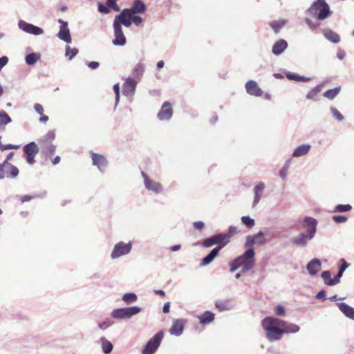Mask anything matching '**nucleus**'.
<instances>
[{"mask_svg": "<svg viewBox=\"0 0 354 354\" xmlns=\"http://www.w3.org/2000/svg\"><path fill=\"white\" fill-rule=\"evenodd\" d=\"M261 324L270 342L280 340L284 334H295L300 330L299 326L296 324L270 316L262 319Z\"/></svg>", "mask_w": 354, "mask_h": 354, "instance_id": "nucleus-1", "label": "nucleus"}, {"mask_svg": "<svg viewBox=\"0 0 354 354\" xmlns=\"http://www.w3.org/2000/svg\"><path fill=\"white\" fill-rule=\"evenodd\" d=\"M253 243L254 242L252 239L249 237L248 241L245 242L244 244V247L246 249L245 252L234 259L241 266L242 273L249 272L254 266L255 252L254 248H252Z\"/></svg>", "mask_w": 354, "mask_h": 354, "instance_id": "nucleus-2", "label": "nucleus"}, {"mask_svg": "<svg viewBox=\"0 0 354 354\" xmlns=\"http://www.w3.org/2000/svg\"><path fill=\"white\" fill-rule=\"evenodd\" d=\"M306 14L317 17V20H324L332 15L328 4L325 0H316L306 10Z\"/></svg>", "mask_w": 354, "mask_h": 354, "instance_id": "nucleus-3", "label": "nucleus"}, {"mask_svg": "<svg viewBox=\"0 0 354 354\" xmlns=\"http://www.w3.org/2000/svg\"><path fill=\"white\" fill-rule=\"evenodd\" d=\"M141 310L142 309L139 306L119 308L113 309L111 315L116 319H129L133 316L139 314Z\"/></svg>", "mask_w": 354, "mask_h": 354, "instance_id": "nucleus-4", "label": "nucleus"}, {"mask_svg": "<svg viewBox=\"0 0 354 354\" xmlns=\"http://www.w3.org/2000/svg\"><path fill=\"white\" fill-rule=\"evenodd\" d=\"M163 335L164 334L162 330L156 333L147 342L146 345L142 351V354H153L159 348L163 338Z\"/></svg>", "mask_w": 354, "mask_h": 354, "instance_id": "nucleus-5", "label": "nucleus"}, {"mask_svg": "<svg viewBox=\"0 0 354 354\" xmlns=\"http://www.w3.org/2000/svg\"><path fill=\"white\" fill-rule=\"evenodd\" d=\"M132 245L133 244L131 241H129L128 243H124L123 241L118 242L114 245L111 252V259H116L122 256L129 254L131 251Z\"/></svg>", "mask_w": 354, "mask_h": 354, "instance_id": "nucleus-6", "label": "nucleus"}, {"mask_svg": "<svg viewBox=\"0 0 354 354\" xmlns=\"http://www.w3.org/2000/svg\"><path fill=\"white\" fill-rule=\"evenodd\" d=\"M19 175V169L17 167L7 161L0 164V180L5 178H15Z\"/></svg>", "mask_w": 354, "mask_h": 354, "instance_id": "nucleus-7", "label": "nucleus"}, {"mask_svg": "<svg viewBox=\"0 0 354 354\" xmlns=\"http://www.w3.org/2000/svg\"><path fill=\"white\" fill-rule=\"evenodd\" d=\"M141 175L142 177L144 178L145 187L148 191L153 192L156 194H160L162 192L163 187L161 183L149 178V176L144 171H142Z\"/></svg>", "mask_w": 354, "mask_h": 354, "instance_id": "nucleus-8", "label": "nucleus"}, {"mask_svg": "<svg viewBox=\"0 0 354 354\" xmlns=\"http://www.w3.org/2000/svg\"><path fill=\"white\" fill-rule=\"evenodd\" d=\"M18 27L24 32L33 35H41L44 33V30L42 28L28 23L22 19L19 21Z\"/></svg>", "mask_w": 354, "mask_h": 354, "instance_id": "nucleus-9", "label": "nucleus"}, {"mask_svg": "<svg viewBox=\"0 0 354 354\" xmlns=\"http://www.w3.org/2000/svg\"><path fill=\"white\" fill-rule=\"evenodd\" d=\"M131 18L132 14L130 13L129 9L124 8L120 15L115 17L113 22H116L120 26L123 25L127 28H129L132 24Z\"/></svg>", "mask_w": 354, "mask_h": 354, "instance_id": "nucleus-10", "label": "nucleus"}, {"mask_svg": "<svg viewBox=\"0 0 354 354\" xmlns=\"http://www.w3.org/2000/svg\"><path fill=\"white\" fill-rule=\"evenodd\" d=\"M301 223L304 229H305L304 232L313 236H315L318 225V222L315 218L311 216H305Z\"/></svg>", "mask_w": 354, "mask_h": 354, "instance_id": "nucleus-11", "label": "nucleus"}, {"mask_svg": "<svg viewBox=\"0 0 354 354\" xmlns=\"http://www.w3.org/2000/svg\"><path fill=\"white\" fill-rule=\"evenodd\" d=\"M113 27L115 37V39L112 41L113 44L119 46H124L127 43V39L123 33L122 26H120L116 22H113Z\"/></svg>", "mask_w": 354, "mask_h": 354, "instance_id": "nucleus-12", "label": "nucleus"}, {"mask_svg": "<svg viewBox=\"0 0 354 354\" xmlns=\"http://www.w3.org/2000/svg\"><path fill=\"white\" fill-rule=\"evenodd\" d=\"M58 22L61 24L59 32L57 33L58 38L67 44L71 43L72 39L70 34V30L68 27V22L62 20V19H59Z\"/></svg>", "mask_w": 354, "mask_h": 354, "instance_id": "nucleus-13", "label": "nucleus"}, {"mask_svg": "<svg viewBox=\"0 0 354 354\" xmlns=\"http://www.w3.org/2000/svg\"><path fill=\"white\" fill-rule=\"evenodd\" d=\"M315 236L306 233H299L297 236L291 239V243L298 247L304 248L307 246L308 242L314 239Z\"/></svg>", "mask_w": 354, "mask_h": 354, "instance_id": "nucleus-14", "label": "nucleus"}, {"mask_svg": "<svg viewBox=\"0 0 354 354\" xmlns=\"http://www.w3.org/2000/svg\"><path fill=\"white\" fill-rule=\"evenodd\" d=\"M173 115V109L171 104L169 102H165L160 110L157 114V117L159 120L168 121L169 120Z\"/></svg>", "mask_w": 354, "mask_h": 354, "instance_id": "nucleus-15", "label": "nucleus"}, {"mask_svg": "<svg viewBox=\"0 0 354 354\" xmlns=\"http://www.w3.org/2000/svg\"><path fill=\"white\" fill-rule=\"evenodd\" d=\"M139 81L131 77L126 79L124 84L122 93L126 96H133L136 91V85Z\"/></svg>", "mask_w": 354, "mask_h": 354, "instance_id": "nucleus-16", "label": "nucleus"}, {"mask_svg": "<svg viewBox=\"0 0 354 354\" xmlns=\"http://www.w3.org/2000/svg\"><path fill=\"white\" fill-rule=\"evenodd\" d=\"M92 162L93 165L97 166L98 169L104 172L107 165V160L102 155L91 153Z\"/></svg>", "mask_w": 354, "mask_h": 354, "instance_id": "nucleus-17", "label": "nucleus"}, {"mask_svg": "<svg viewBox=\"0 0 354 354\" xmlns=\"http://www.w3.org/2000/svg\"><path fill=\"white\" fill-rule=\"evenodd\" d=\"M245 89L247 93L250 95L260 97L263 95V91L254 80H250L245 84Z\"/></svg>", "mask_w": 354, "mask_h": 354, "instance_id": "nucleus-18", "label": "nucleus"}, {"mask_svg": "<svg viewBox=\"0 0 354 354\" xmlns=\"http://www.w3.org/2000/svg\"><path fill=\"white\" fill-rule=\"evenodd\" d=\"M322 268V263L319 259L314 258L311 261H310L307 266L306 269L310 276H314L317 274V272Z\"/></svg>", "mask_w": 354, "mask_h": 354, "instance_id": "nucleus-19", "label": "nucleus"}, {"mask_svg": "<svg viewBox=\"0 0 354 354\" xmlns=\"http://www.w3.org/2000/svg\"><path fill=\"white\" fill-rule=\"evenodd\" d=\"M288 48V43L285 39H281L277 41L272 46V53L274 55H280L282 54Z\"/></svg>", "mask_w": 354, "mask_h": 354, "instance_id": "nucleus-20", "label": "nucleus"}, {"mask_svg": "<svg viewBox=\"0 0 354 354\" xmlns=\"http://www.w3.org/2000/svg\"><path fill=\"white\" fill-rule=\"evenodd\" d=\"M311 145L310 144H303L297 147L292 153L293 158H299L307 155L310 151Z\"/></svg>", "mask_w": 354, "mask_h": 354, "instance_id": "nucleus-21", "label": "nucleus"}, {"mask_svg": "<svg viewBox=\"0 0 354 354\" xmlns=\"http://www.w3.org/2000/svg\"><path fill=\"white\" fill-rule=\"evenodd\" d=\"M336 305L346 317L354 320V308L344 302L337 303Z\"/></svg>", "mask_w": 354, "mask_h": 354, "instance_id": "nucleus-22", "label": "nucleus"}, {"mask_svg": "<svg viewBox=\"0 0 354 354\" xmlns=\"http://www.w3.org/2000/svg\"><path fill=\"white\" fill-rule=\"evenodd\" d=\"M184 329V322L182 319L174 320L170 328V333L176 336H180Z\"/></svg>", "mask_w": 354, "mask_h": 354, "instance_id": "nucleus-23", "label": "nucleus"}, {"mask_svg": "<svg viewBox=\"0 0 354 354\" xmlns=\"http://www.w3.org/2000/svg\"><path fill=\"white\" fill-rule=\"evenodd\" d=\"M132 15H138L146 10V6L141 0H135L131 8H128Z\"/></svg>", "mask_w": 354, "mask_h": 354, "instance_id": "nucleus-24", "label": "nucleus"}, {"mask_svg": "<svg viewBox=\"0 0 354 354\" xmlns=\"http://www.w3.org/2000/svg\"><path fill=\"white\" fill-rule=\"evenodd\" d=\"M266 185L264 183L259 182L254 187V201H253V207L256 206L260 201L261 198V194L264 190Z\"/></svg>", "mask_w": 354, "mask_h": 354, "instance_id": "nucleus-25", "label": "nucleus"}, {"mask_svg": "<svg viewBox=\"0 0 354 354\" xmlns=\"http://www.w3.org/2000/svg\"><path fill=\"white\" fill-rule=\"evenodd\" d=\"M220 252L219 248H214L212 249L207 255H206L202 260L201 266H206L211 263L214 259L218 256Z\"/></svg>", "mask_w": 354, "mask_h": 354, "instance_id": "nucleus-26", "label": "nucleus"}, {"mask_svg": "<svg viewBox=\"0 0 354 354\" xmlns=\"http://www.w3.org/2000/svg\"><path fill=\"white\" fill-rule=\"evenodd\" d=\"M41 153L46 158H50L55 153L56 146L51 142L41 143Z\"/></svg>", "mask_w": 354, "mask_h": 354, "instance_id": "nucleus-27", "label": "nucleus"}, {"mask_svg": "<svg viewBox=\"0 0 354 354\" xmlns=\"http://www.w3.org/2000/svg\"><path fill=\"white\" fill-rule=\"evenodd\" d=\"M321 277L324 283L327 286H333L339 283V279L336 277L331 278V273L329 270L322 272Z\"/></svg>", "mask_w": 354, "mask_h": 354, "instance_id": "nucleus-28", "label": "nucleus"}, {"mask_svg": "<svg viewBox=\"0 0 354 354\" xmlns=\"http://www.w3.org/2000/svg\"><path fill=\"white\" fill-rule=\"evenodd\" d=\"M217 246L220 250L229 243L228 236L225 233L218 234L214 236Z\"/></svg>", "mask_w": 354, "mask_h": 354, "instance_id": "nucleus-29", "label": "nucleus"}, {"mask_svg": "<svg viewBox=\"0 0 354 354\" xmlns=\"http://www.w3.org/2000/svg\"><path fill=\"white\" fill-rule=\"evenodd\" d=\"M250 237L254 242L252 244V248L255 244L257 245H263L266 243V239L264 238V233L261 231L253 235H248L245 238V242L248 241V239Z\"/></svg>", "mask_w": 354, "mask_h": 354, "instance_id": "nucleus-30", "label": "nucleus"}, {"mask_svg": "<svg viewBox=\"0 0 354 354\" xmlns=\"http://www.w3.org/2000/svg\"><path fill=\"white\" fill-rule=\"evenodd\" d=\"M324 35L326 39L332 43L337 44L340 41L339 35L330 28H326L324 30Z\"/></svg>", "mask_w": 354, "mask_h": 354, "instance_id": "nucleus-31", "label": "nucleus"}, {"mask_svg": "<svg viewBox=\"0 0 354 354\" xmlns=\"http://www.w3.org/2000/svg\"><path fill=\"white\" fill-rule=\"evenodd\" d=\"M23 150L26 155H37L39 149L35 142H30L24 147Z\"/></svg>", "mask_w": 354, "mask_h": 354, "instance_id": "nucleus-32", "label": "nucleus"}, {"mask_svg": "<svg viewBox=\"0 0 354 354\" xmlns=\"http://www.w3.org/2000/svg\"><path fill=\"white\" fill-rule=\"evenodd\" d=\"M102 345V349L104 354H109L113 348L112 343L107 340L104 337H102L100 339Z\"/></svg>", "mask_w": 354, "mask_h": 354, "instance_id": "nucleus-33", "label": "nucleus"}, {"mask_svg": "<svg viewBox=\"0 0 354 354\" xmlns=\"http://www.w3.org/2000/svg\"><path fill=\"white\" fill-rule=\"evenodd\" d=\"M214 319V314L210 311H205L201 317H199L200 323L202 324H207Z\"/></svg>", "mask_w": 354, "mask_h": 354, "instance_id": "nucleus-34", "label": "nucleus"}, {"mask_svg": "<svg viewBox=\"0 0 354 354\" xmlns=\"http://www.w3.org/2000/svg\"><path fill=\"white\" fill-rule=\"evenodd\" d=\"M144 72L145 65L141 62H138L137 64H136L133 69V73L135 74L136 78L138 81L140 80Z\"/></svg>", "mask_w": 354, "mask_h": 354, "instance_id": "nucleus-35", "label": "nucleus"}, {"mask_svg": "<svg viewBox=\"0 0 354 354\" xmlns=\"http://www.w3.org/2000/svg\"><path fill=\"white\" fill-rule=\"evenodd\" d=\"M12 122L11 118L5 111H0V128H4L6 125Z\"/></svg>", "mask_w": 354, "mask_h": 354, "instance_id": "nucleus-36", "label": "nucleus"}, {"mask_svg": "<svg viewBox=\"0 0 354 354\" xmlns=\"http://www.w3.org/2000/svg\"><path fill=\"white\" fill-rule=\"evenodd\" d=\"M40 55L39 53H31L28 54L26 57L25 60L27 64L28 65H34L37 63V62L39 59Z\"/></svg>", "mask_w": 354, "mask_h": 354, "instance_id": "nucleus-37", "label": "nucleus"}, {"mask_svg": "<svg viewBox=\"0 0 354 354\" xmlns=\"http://www.w3.org/2000/svg\"><path fill=\"white\" fill-rule=\"evenodd\" d=\"M286 77L290 80H295L296 82H308L311 80V77H307L305 76H301L295 73H288L286 74Z\"/></svg>", "mask_w": 354, "mask_h": 354, "instance_id": "nucleus-38", "label": "nucleus"}, {"mask_svg": "<svg viewBox=\"0 0 354 354\" xmlns=\"http://www.w3.org/2000/svg\"><path fill=\"white\" fill-rule=\"evenodd\" d=\"M286 20H277L272 21L270 25L275 33L279 32L281 29L285 26Z\"/></svg>", "mask_w": 354, "mask_h": 354, "instance_id": "nucleus-39", "label": "nucleus"}, {"mask_svg": "<svg viewBox=\"0 0 354 354\" xmlns=\"http://www.w3.org/2000/svg\"><path fill=\"white\" fill-rule=\"evenodd\" d=\"M339 91L340 87L338 86L332 89L327 90L324 93L323 95L329 100H333L339 94Z\"/></svg>", "mask_w": 354, "mask_h": 354, "instance_id": "nucleus-40", "label": "nucleus"}, {"mask_svg": "<svg viewBox=\"0 0 354 354\" xmlns=\"http://www.w3.org/2000/svg\"><path fill=\"white\" fill-rule=\"evenodd\" d=\"M122 299L126 304H129L136 302L138 299V297L136 294L133 292H129L123 295Z\"/></svg>", "mask_w": 354, "mask_h": 354, "instance_id": "nucleus-41", "label": "nucleus"}, {"mask_svg": "<svg viewBox=\"0 0 354 354\" xmlns=\"http://www.w3.org/2000/svg\"><path fill=\"white\" fill-rule=\"evenodd\" d=\"M55 138V131H49L45 136H42L39 139L40 143H45V142H51Z\"/></svg>", "mask_w": 354, "mask_h": 354, "instance_id": "nucleus-42", "label": "nucleus"}, {"mask_svg": "<svg viewBox=\"0 0 354 354\" xmlns=\"http://www.w3.org/2000/svg\"><path fill=\"white\" fill-rule=\"evenodd\" d=\"M322 85H318L311 89L306 95L307 100H315V97L321 92Z\"/></svg>", "mask_w": 354, "mask_h": 354, "instance_id": "nucleus-43", "label": "nucleus"}, {"mask_svg": "<svg viewBox=\"0 0 354 354\" xmlns=\"http://www.w3.org/2000/svg\"><path fill=\"white\" fill-rule=\"evenodd\" d=\"M340 261L342 265L340 266L338 272L335 276L339 279V282H340V279L342 277L344 272L349 266V264L344 259H342Z\"/></svg>", "mask_w": 354, "mask_h": 354, "instance_id": "nucleus-44", "label": "nucleus"}, {"mask_svg": "<svg viewBox=\"0 0 354 354\" xmlns=\"http://www.w3.org/2000/svg\"><path fill=\"white\" fill-rule=\"evenodd\" d=\"M215 306L219 311L230 310L231 309L230 304L225 301H218L215 303Z\"/></svg>", "mask_w": 354, "mask_h": 354, "instance_id": "nucleus-45", "label": "nucleus"}, {"mask_svg": "<svg viewBox=\"0 0 354 354\" xmlns=\"http://www.w3.org/2000/svg\"><path fill=\"white\" fill-rule=\"evenodd\" d=\"M78 53V50L75 48H71L69 46H66V53L65 55L71 60Z\"/></svg>", "mask_w": 354, "mask_h": 354, "instance_id": "nucleus-46", "label": "nucleus"}, {"mask_svg": "<svg viewBox=\"0 0 354 354\" xmlns=\"http://www.w3.org/2000/svg\"><path fill=\"white\" fill-rule=\"evenodd\" d=\"M241 221L245 226L249 228L252 227L255 224L254 220L248 216H243L241 217Z\"/></svg>", "mask_w": 354, "mask_h": 354, "instance_id": "nucleus-47", "label": "nucleus"}, {"mask_svg": "<svg viewBox=\"0 0 354 354\" xmlns=\"http://www.w3.org/2000/svg\"><path fill=\"white\" fill-rule=\"evenodd\" d=\"M113 324V322L107 319L104 320V322H99L97 324V326L100 329L104 330L107 329L108 328H109L110 326H111Z\"/></svg>", "mask_w": 354, "mask_h": 354, "instance_id": "nucleus-48", "label": "nucleus"}, {"mask_svg": "<svg viewBox=\"0 0 354 354\" xmlns=\"http://www.w3.org/2000/svg\"><path fill=\"white\" fill-rule=\"evenodd\" d=\"M214 245H216V243L214 236L205 239L202 243V246L204 248H210Z\"/></svg>", "mask_w": 354, "mask_h": 354, "instance_id": "nucleus-49", "label": "nucleus"}, {"mask_svg": "<svg viewBox=\"0 0 354 354\" xmlns=\"http://www.w3.org/2000/svg\"><path fill=\"white\" fill-rule=\"evenodd\" d=\"M352 207L347 204V205H337L335 208V210L334 212H348L351 209Z\"/></svg>", "mask_w": 354, "mask_h": 354, "instance_id": "nucleus-50", "label": "nucleus"}, {"mask_svg": "<svg viewBox=\"0 0 354 354\" xmlns=\"http://www.w3.org/2000/svg\"><path fill=\"white\" fill-rule=\"evenodd\" d=\"M330 112L333 116L338 121H342L344 120V116L342 114L338 111V110L335 107L330 108Z\"/></svg>", "mask_w": 354, "mask_h": 354, "instance_id": "nucleus-51", "label": "nucleus"}, {"mask_svg": "<svg viewBox=\"0 0 354 354\" xmlns=\"http://www.w3.org/2000/svg\"><path fill=\"white\" fill-rule=\"evenodd\" d=\"M117 1L118 0H107L106 5L111 8L114 11L118 12L120 10V8L117 4Z\"/></svg>", "mask_w": 354, "mask_h": 354, "instance_id": "nucleus-52", "label": "nucleus"}, {"mask_svg": "<svg viewBox=\"0 0 354 354\" xmlns=\"http://www.w3.org/2000/svg\"><path fill=\"white\" fill-rule=\"evenodd\" d=\"M333 220L337 223H343L347 221L348 218L344 216L335 215L333 216Z\"/></svg>", "mask_w": 354, "mask_h": 354, "instance_id": "nucleus-53", "label": "nucleus"}, {"mask_svg": "<svg viewBox=\"0 0 354 354\" xmlns=\"http://www.w3.org/2000/svg\"><path fill=\"white\" fill-rule=\"evenodd\" d=\"M113 91L115 94V106H116L118 104L119 100H120V86H119L118 84H115L113 86Z\"/></svg>", "mask_w": 354, "mask_h": 354, "instance_id": "nucleus-54", "label": "nucleus"}, {"mask_svg": "<svg viewBox=\"0 0 354 354\" xmlns=\"http://www.w3.org/2000/svg\"><path fill=\"white\" fill-rule=\"evenodd\" d=\"M97 9L100 12L104 14H109L111 12L110 9L102 3H98Z\"/></svg>", "mask_w": 354, "mask_h": 354, "instance_id": "nucleus-55", "label": "nucleus"}, {"mask_svg": "<svg viewBox=\"0 0 354 354\" xmlns=\"http://www.w3.org/2000/svg\"><path fill=\"white\" fill-rule=\"evenodd\" d=\"M305 22L312 30H316L317 28L319 26L318 23H315L308 18L305 19Z\"/></svg>", "mask_w": 354, "mask_h": 354, "instance_id": "nucleus-56", "label": "nucleus"}, {"mask_svg": "<svg viewBox=\"0 0 354 354\" xmlns=\"http://www.w3.org/2000/svg\"><path fill=\"white\" fill-rule=\"evenodd\" d=\"M19 145L8 144V145H0V149L1 151H5L7 149H17L19 148Z\"/></svg>", "mask_w": 354, "mask_h": 354, "instance_id": "nucleus-57", "label": "nucleus"}, {"mask_svg": "<svg viewBox=\"0 0 354 354\" xmlns=\"http://www.w3.org/2000/svg\"><path fill=\"white\" fill-rule=\"evenodd\" d=\"M274 313L277 316H283L285 315V308L281 305H278L275 309Z\"/></svg>", "mask_w": 354, "mask_h": 354, "instance_id": "nucleus-58", "label": "nucleus"}, {"mask_svg": "<svg viewBox=\"0 0 354 354\" xmlns=\"http://www.w3.org/2000/svg\"><path fill=\"white\" fill-rule=\"evenodd\" d=\"M230 265L231 266L230 269V272H234L235 270H236L238 268H241V266H239V264L236 261L235 259H233L230 263Z\"/></svg>", "mask_w": 354, "mask_h": 354, "instance_id": "nucleus-59", "label": "nucleus"}, {"mask_svg": "<svg viewBox=\"0 0 354 354\" xmlns=\"http://www.w3.org/2000/svg\"><path fill=\"white\" fill-rule=\"evenodd\" d=\"M136 26H140L142 23V19L140 16L132 15L131 20Z\"/></svg>", "mask_w": 354, "mask_h": 354, "instance_id": "nucleus-60", "label": "nucleus"}, {"mask_svg": "<svg viewBox=\"0 0 354 354\" xmlns=\"http://www.w3.org/2000/svg\"><path fill=\"white\" fill-rule=\"evenodd\" d=\"M237 232V228L236 227L230 226L229 227L228 232H226L225 234L228 236V239H230V238L235 234Z\"/></svg>", "mask_w": 354, "mask_h": 354, "instance_id": "nucleus-61", "label": "nucleus"}, {"mask_svg": "<svg viewBox=\"0 0 354 354\" xmlns=\"http://www.w3.org/2000/svg\"><path fill=\"white\" fill-rule=\"evenodd\" d=\"M194 227L196 230H201L205 226V223L203 221H195L193 223Z\"/></svg>", "mask_w": 354, "mask_h": 354, "instance_id": "nucleus-62", "label": "nucleus"}, {"mask_svg": "<svg viewBox=\"0 0 354 354\" xmlns=\"http://www.w3.org/2000/svg\"><path fill=\"white\" fill-rule=\"evenodd\" d=\"M35 111L39 115H42L44 113V108L40 104H35L34 105Z\"/></svg>", "mask_w": 354, "mask_h": 354, "instance_id": "nucleus-63", "label": "nucleus"}, {"mask_svg": "<svg viewBox=\"0 0 354 354\" xmlns=\"http://www.w3.org/2000/svg\"><path fill=\"white\" fill-rule=\"evenodd\" d=\"M317 299L325 300L326 299V291L322 290H320L315 296Z\"/></svg>", "mask_w": 354, "mask_h": 354, "instance_id": "nucleus-64", "label": "nucleus"}]
</instances>
